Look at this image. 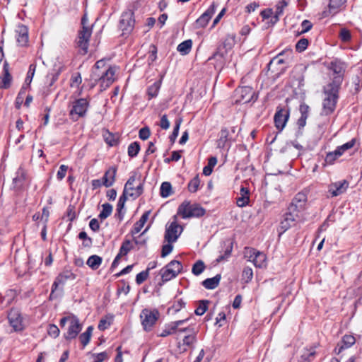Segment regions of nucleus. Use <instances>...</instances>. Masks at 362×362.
Returning <instances> with one entry per match:
<instances>
[{
	"label": "nucleus",
	"mask_w": 362,
	"mask_h": 362,
	"mask_svg": "<svg viewBox=\"0 0 362 362\" xmlns=\"http://www.w3.org/2000/svg\"><path fill=\"white\" fill-rule=\"evenodd\" d=\"M339 89L340 88L329 85L324 87L325 97L322 101L321 115L328 116L334 112L339 98Z\"/></svg>",
	"instance_id": "obj_1"
},
{
	"label": "nucleus",
	"mask_w": 362,
	"mask_h": 362,
	"mask_svg": "<svg viewBox=\"0 0 362 362\" xmlns=\"http://www.w3.org/2000/svg\"><path fill=\"white\" fill-rule=\"evenodd\" d=\"M177 214L181 216L184 219L192 217H202L205 214V209L199 204L190 202H183L177 209Z\"/></svg>",
	"instance_id": "obj_2"
},
{
	"label": "nucleus",
	"mask_w": 362,
	"mask_h": 362,
	"mask_svg": "<svg viewBox=\"0 0 362 362\" xmlns=\"http://www.w3.org/2000/svg\"><path fill=\"white\" fill-rule=\"evenodd\" d=\"M90 107V99L78 98L74 100L71 103L69 110V117L76 122L80 118H84L87 115L88 110Z\"/></svg>",
	"instance_id": "obj_3"
},
{
	"label": "nucleus",
	"mask_w": 362,
	"mask_h": 362,
	"mask_svg": "<svg viewBox=\"0 0 362 362\" xmlns=\"http://www.w3.org/2000/svg\"><path fill=\"white\" fill-rule=\"evenodd\" d=\"M328 68L333 72V78L327 85L341 88L346 69V64L339 59H335L330 62Z\"/></svg>",
	"instance_id": "obj_4"
},
{
	"label": "nucleus",
	"mask_w": 362,
	"mask_h": 362,
	"mask_svg": "<svg viewBox=\"0 0 362 362\" xmlns=\"http://www.w3.org/2000/svg\"><path fill=\"white\" fill-rule=\"evenodd\" d=\"M134 6H129L123 11L119 23V28L122 32V35H129L134 28Z\"/></svg>",
	"instance_id": "obj_5"
},
{
	"label": "nucleus",
	"mask_w": 362,
	"mask_h": 362,
	"mask_svg": "<svg viewBox=\"0 0 362 362\" xmlns=\"http://www.w3.org/2000/svg\"><path fill=\"white\" fill-rule=\"evenodd\" d=\"M160 317L159 311L154 308L153 310L144 308L141 310L140 318L141 325L146 332H150L156 325Z\"/></svg>",
	"instance_id": "obj_6"
},
{
	"label": "nucleus",
	"mask_w": 362,
	"mask_h": 362,
	"mask_svg": "<svg viewBox=\"0 0 362 362\" xmlns=\"http://www.w3.org/2000/svg\"><path fill=\"white\" fill-rule=\"evenodd\" d=\"M7 319L12 327V332H21L25 329L24 318L18 308H12L8 312Z\"/></svg>",
	"instance_id": "obj_7"
},
{
	"label": "nucleus",
	"mask_w": 362,
	"mask_h": 362,
	"mask_svg": "<svg viewBox=\"0 0 362 362\" xmlns=\"http://www.w3.org/2000/svg\"><path fill=\"white\" fill-rule=\"evenodd\" d=\"M182 269V265L180 262L172 260L160 271L163 282H167L175 278Z\"/></svg>",
	"instance_id": "obj_8"
},
{
	"label": "nucleus",
	"mask_w": 362,
	"mask_h": 362,
	"mask_svg": "<svg viewBox=\"0 0 362 362\" xmlns=\"http://www.w3.org/2000/svg\"><path fill=\"white\" fill-rule=\"evenodd\" d=\"M115 71L112 67L105 68L100 71V75L91 77L95 81H99L102 90H105L114 82Z\"/></svg>",
	"instance_id": "obj_9"
},
{
	"label": "nucleus",
	"mask_w": 362,
	"mask_h": 362,
	"mask_svg": "<svg viewBox=\"0 0 362 362\" xmlns=\"http://www.w3.org/2000/svg\"><path fill=\"white\" fill-rule=\"evenodd\" d=\"M91 34L92 28L90 26L81 27V29L78 31L76 45L83 51V54H86L88 52L89 40Z\"/></svg>",
	"instance_id": "obj_10"
},
{
	"label": "nucleus",
	"mask_w": 362,
	"mask_h": 362,
	"mask_svg": "<svg viewBox=\"0 0 362 362\" xmlns=\"http://www.w3.org/2000/svg\"><path fill=\"white\" fill-rule=\"evenodd\" d=\"M81 329L82 325L80 323L79 319L76 316L72 315L68 330L64 334V337L66 340L74 339L76 338Z\"/></svg>",
	"instance_id": "obj_11"
},
{
	"label": "nucleus",
	"mask_w": 362,
	"mask_h": 362,
	"mask_svg": "<svg viewBox=\"0 0 362 362\" xmlns=\"http://www.w3.org/2000/svg\"><path fill=\"white\" fill-rule=\"evenodd\" d=\"M290 111L288 109L277 108L274 115V120L277 129L280 132L284 129L289 118Z\"/></svg>",
	"instance_id": "obj_12"
},
{
	"label": "nucleus",
	"mask_w": 362,
	"mask_h": 362,
	"mask_svg": "<svg viewBox=\"0 0 362 362\" xmlns=\"http://www.w3.org/2000/svg\"><path fill=\"white\" fill-rule=\"evenodd\" d=\"M76 279V274H74L71 270L64 269L60 272L58 276L55 278L53 284L54 288H59L60 291H63V286L69 280H74Z\"/></svg>",
	"instance_id": "obj_13"
},
{
	"label": "nucleus",
	"mask_w": 362,
	"mask_h": 362,
	"mask_svg": "<svg viewBox=\"0 0 362 362\" xmlns=\"http://www.w3.org/2000/svg\"><path fill=\"white\" fill-rule=\"evenodd\" d=\"M307 202V195L303 192H298L292 199L288 209L290 211H296L297 213L303 211Z\"/></svg>",
	"instance_id": "obj_14"
},
{
	"label": "nucleus",
	"mask_w": 362,
	"mask_h": 362,
	"mask_svg": "<svg viewBox=\"0 0 362 362\" xmlns=\"http://www.w3.org/2000/svg\"><path fill=\"white\" fill-rule=\"evenodd\" d=\"M298 216L297 212L290 211V210L288 209V211L285 213L283 216V220H281L280 223V228L281 230V233L286 232L293 225H294Z\"/></svg>",
	"instance_id": "obj_15"
},
{
	"label": "nucleus",
	"mask_w": 362,
	"mask_h": 362,
	"mask_svg": "<svg viewBox=\"0 0 362 362\" xmlns=\"http://www.w3.org/2000/svg\"><path fill=\"white\" fill-rule=\"evenodd\" d=\"M188 318H186L185 320L173 321L170 323L165 324L164 326V329L158 336L160 337H165L168 335H171L176 333L177 331V327L184 325L185 322L188 321Z\"/></svg>",
	"instance_id": "obj_16"
},
{
	"label": "nucleus",
	"mask_w": 362,
	"mask_h": 362,
	"mask_svg": "<svg viewBox=\"0 0 362 362\" xmlns=\"http://www.w3.org/2000/svg\"><path fill=\"white\" fill-rule=\"evenodd\" d=\"M16 32L18 45L21 47H27L29 42L28 27L23 24H19Z\"/></svg>",
	"instance_id": "obj_17"
},
{
	"label": "nucleus",
	"mask_w": 362,
	"mask_h": 362,
	"mask_svg": "<svg viewBox=\"0 0 362 362\" xmlns=\"http://www.w3.org/2000/svg\"><path fill=\"white\" fill-rule=\"evenodd\" d=\"M216 11V6L213 4H211L206 11L202 13L199 18L197 19L195 22V28H202L206 26L209 20L211 18L212 16L214 14Z\"/></svg>",
	"instance_id": "obj_18"
},
{
	"label": "nucleus",
	"mask_w": 362,
	"mask_h": 362,
	"mask_svg": "<svg viewBox=\"0 0 362 362\" xmlns=\"http://www.w3.org/2000/svg\"><path fill=\"white\" fill-rule=\"evenodd\" d=\"M356 342L355 337L352 335H344L341 340L337 343L334 352L335 354H340L344 350L350 348Z\"/></svg>",
	"instance_id": "obj_19"
},
{
	"label": "nucleus",
	"mask_w": 362,
	"mask_h": 362,
	"mask_svg": "<svg viewBox=\"0 0 362 362\" xmlns=\"http://www.w3.org/2000/svg\"><path fill=\"white\" fill-rule=\"evenodd\" d=\"M349 187V182L345 180L338 181L332 183L329 187V192L332 197H337L344 193Z\"/></svg>",
	"instance_id": "obj_20"
},
{
	"label": "nucleus",
	"mask_w": 362,
	"mask_h": 362,
	"mask_svg": "<svg viewBox=\"0 0 362 362\" xmlns=\"http://www.w3.org/2000/svg\"><path fill=\"white\" fill-rule=\"evenodd\" d=\"M12 81V76L9 71V64L5 61L3 66L2 75L0 76V88L7 89L10 87Z\"/></svg>",
	"instance_id": "obj_21"
},
{
	"label": "nucleus",
	"mask_w": 362,
	"mask_h": 362,
	"mask_svg": "<svg viewBox=\"0 0 362 362\" xmlns=\"http://www.w3.org/2000/svg\"><path fill=\"white\" fill-rule=\"evenodd\" d=\"M179 227V225L173 221L166 228L164 238L168 243H174L177 240L180 236L177 231Z\"/></svg>",
	"instance_id": "obj_22"
},
{
	"label": "nucleus",
	"mask_w": 362,
	"mask_h": 362,
	"mask_svg": "<svg viewBox=\"0 0 362 362\" xmlns=\"http://www.w3.org/2000/svg\"><path fill=\"white\" fill-rule=\"evenodd\" d=\"M238 94H240L239 102H242L243 103H250L255 95V92L252 88L249 86H244L238 90H236Z\"/></svg>",
	"instance_id": "obj_23"
},
{
	"label": "nucleus",
	"mask_w": 362,
	"mask_h": 362,
	"mask_svg": "<svg viewBox=\"0 0 362 362\" xmlns=\"http://www.w3.org/2000/svg\"><path fill=\"white\" fill-rule=\"evenodd\" d=\"M299 111L300 117L297 121V125L299 129H303L306 124V120L309 115L310 107L305 103L300 105Z\"/></svg>",
	"instance_id": "obj_24"
},
{
	"label": "nucleus",
	"mask_w": 362,
	"mask_h": 362,
	"mask_svg": "<svg viewBox=\"0 0 362 362\" xmlns=\"http://www.w3.org/2000/svg\"><path fill=\"white\" fill-rule=\"evenodd\" d=\"M26 175L22 168H19L16 173V176L13 179V187L15 189H21L24 185Z\"/></svg>",
	"instance_id": "obj_25"
},
{
	"label": "nucleus",
	"mask_w": 362,
	"mask_h": 362,
	"mask_svg": "<svg viewBox=\"0 0 362 362\" xmlns=\"http://www.w3.org/2000/svg\"><path fill=\"white\" fill-rule=\"evenodd\" d=\"M250 202V190L248 188L241 187L240 190V196L236 199V204L240 207H245Z\"/></svg>",
	"instance_id": "obj_26"
},
{
	"label": "nucleus",
	"mask_w": 362,
	"mask_h": 362,
	"mask_svg": "<svg viewBox=\"0 0 362 362\" xmlns=\"http://www.w3.org/2000/svg\"><path fill=\"white\" fill-rule=\"evenodd\" d=\"M221 275L220 274H216L212 278H208L202 282V285L206 289H214L216 288L221 281Z\"/></svg>",
	"instance_id": "obj_27"
},
{
	"label": "nucleus",
	"mask_w": 362,
	"mask_h": 362,
	"mask_svg": "<svg viewBox=\"0 0 362 362\" xmlns=\"http://www.w3.org/2000/svg\"><path fill=\"white\" fill-rule=\"evenodd\" d=\"M292 54V50L290 49H285L281 52L277 56L274 57L269 64L276 63V64H285L288 59V57Z\"/></svg>",
	"instance_id": "obj_28"
},
{
	"label": "nucleus",
	"mask_w": 362,
	"mask_h": 362,
	"mask_svg": "<svg viewBox=\"0 0 362 362\" xmlns=\"http://www.w3.org/2000/svg\"><path fill=\"white\" fill-rule=\"evenodd\" d=\"M149 214V211L144 212L139 218V220L134 223L133 229L131 231L133 235L141 231V228L144 227V224L147 221Z\"/></svg>",
	"instance_id": "obj_29"
},
{
	"label": "nucleus",
	"mask_w": 362,
	"mask_h": 362,
	"mask_svg": "<svg viewBox=\"0 0 362 362\" xmlns=\"http://www.w3.org/2000/svg\"><path fill=\"white\" fill-rule=\"evenodd\" d=\"M127 199V197L125 194H122L117 202V213L115 214V217L119 219V221H122L124 216V211H123L124 207V204Z\"/></svg>",
	"instance_id": "obj_30"
},
{
	"label": "nucleus",
	"mask_w": 362,
	"mask_h": 362,
	"mask_svg": "<svg viewBox=\"0 0 362 362\" xmlns=\"http://www.w3.org/2000/svg\"><path fill=\"white\" fill-rule=\"evenodd\" d=\"M255 255L254 256V259H252V263L256 267L258 268H263L266 267V259L267 257L266 255L260 252L259 250H257L255 252Z\"/></svg>",
	"instance_id": "obj_31"
},
{
	"label": "nucleus",
	"mask_w": 362,
	"mask_h": 362,
	"mask_svg": "<svg viewBox=\"0 0 362 362\" xmlns=\"http://www.w3.org/2000/svg\"><path fill=\"white\" fill-rule=\"evenodd\" d=\"M342 156L341 152L337 148L334 151H330L327 153L325 159V165H333L334 163V161Z\"/></svg>",
	"instance_id": "obj_32"
},
{
	"label": "nucleus",
	"mask_w": 362,
	"mask_h": 362,
	"mask_svg": "<svg viewBox=\"0 0 362 362\" xmlns=\"http://www.w3.org/2000/svg\"><path fill=\"white\" fill-rule=\"evenodd\" d=\"M163 76L164 74L160 75V80L154 82L148 88L147 93L150 98H155L158 95Z\"/></svg>",
	"instance_id": "obj_33"
},
{
	"label": "nucleus",
	"mask_w": 362,
	"mask_h": 362,
	"mask_svg": "<svg viewBox=\"0 0 362 362\" xmlns=\"http://www.w3.org/2000/svg\"><path fill=\"white\" fill-rule=\"evenodd\" d=\"M93 330V327L89 326L83 333L80 334L79 340L83 345V348H84L90 342Z\"/></svg>",
	"instance_id": "obj_34"
},
{
	"label": "nucleus",
	"mask_w": 362,
	"mask_h": 362,
	"mask_svg": "<svg viewBox=\"0 0 362 362\" xmlns=\"http://www.w3.org/2000/svg\"><path fill=\"white\" fill-rule=\"evenodd\" d=\"M136 173H134L132 175L129 177L127 182H126L122 194H125L127 197L129 196V193L135 192V187L134 183L136 180Z\"/></svg>",
	"instance_id": "obj_35"
},
{
	"label": "nucleus",
	"mask_w": 362,
	"mask_h": 362,
	"mask_svg": "<svg viewBox=\"0 0 362 362\" xmlns=\"http://www.w3.org/2000/svg\"><path fill=\"white\" fill-rule=\"evenodd\" d=\"M102 263V258L98 255H93L88 257L86 264L92 269H97Z\"/></svg>",
	"instance_id": "obj_36"
},
{
	"label": "nucleus",
	"mask_w": 362,
	"mask_h": 362,
	"mask_svg": "<svg viewBox=\"0 0 362 362\" xmlns=\"http://www.w3.org/2000/svg\"><path fill=\"white\" fill-rule=\"evenodd\" d=\"M173 194L172 185L169 182H163L160 188V194L163 198H167Z\"/></svg>",
	"instance_id": "obj_37"
},
{
	"label": "nucleus",
	"mask_w": 362,
	"mask_h": 362,
	"mask_svg": "<svg viewBox=\"0 0 362 362\" xmlns=\"http://www.w3.org/2000/svg\"><path fill=\"white\" fill-rule=\"evenodd\" d=\"M192 42L191 40H187L178 45L177 49L182 54H188L192 49Z\"/></svg>",
	"instance_id": "obj_38"
},
{
	"label": "nucleus",
	"mask_w": 362,
	"mask_h": 362,
	"mask_svg": "<svg viewBox=\"0 0 362 362\" xmlns=\"http://www.w3.org/2000/svg\"><path fill=\"white\" fill-rule=\"evenodd\" d=\"M102 211L98 215L100 220H105L109 217L112 212V206L109 203H105L102 205Z\"/></svg>",
	"instance_id": "obj_39"
},
{
	"label": "nucleus",
	"mask_w": 362,
	"mask_h": 362,
	"mask_svg": "<svg viewBox=\"0 0 362 362\" xmlns=\"http://www.w3.org/2000/svg\"><path fill=\"white\" fill-rule=\"evenodd\" d=\"M132 249H134V245L132 242L129 240H124L122 243L118 254L120 255L121 256H125Z\"/></svg>",
	"instance_id": "obj_40"
},
{
	"label": "nucleus",
	"mask_w": 362,
	"mask_h": 362,
	"mask_svg": "<svg viewBox=\"0 0 362 362\" xmlns=\"http://www.w3.org/2000/svg\"><path fill=\"white\" fill-rule=\"evenodd\" d=\"M140 151V144L138 141L131 143L128 146V156L130 158L136 157Z\"/></svg>",
	"instance_id": "obj_41"
},
{
	"label": "nucleus",
	"mask_w": 362,
	"mask_h": 362,
	"mask_svg": "<svg viewBox=\"0 0 362 362\" xmlns=\"http://www.w3.org/2000/svg\"><path fill=\"white\" fill-rule=\"evenodd\" d=\"M200 180L199 175H197L193 179H192L188 184V190L192 192H196L199 187Z\"/></svg>",
	"instance_id": "obj_42"
},
{
	"label": "nucleus",
	"mask_w": 362,
	"mask_h": 362,
	"mask_svg": "<svg viewBox=\"0 0 362 362\" xmlns=\"http://www.w3.org/2000/svg\"><path fill=\"white\" fill-rule=\"evenodd\" d=\"M205 269V264L202 260L197 261L192 266V272L195 276L201 274Z\"/></svg>",
	"instance_id": "obj_43"
},
{
	"label": "nucleus",
	"mask_w": 362,
	"mask_h": 362,
	"mask_svg": "<svg viewBox=\"0 0 362 362\" xmlns=\"http://www.w3.org/2000/svg\"><path fill=\"white\" fill-rule=\"evenodd\" d=\"M209 303L208 300H200L198 307L194 310L195 314L199 316L204 315L208 309Z\"/></svg>",
	"instance_id": "obj_44"
},
{
	"label": "nucleus",
	"mask_w": 362,
	"mask_h": 362,
	"mask_svg": "<svg viewBox=\"0 0 362 362\" xmlns=\"http://www.w3.org/2000/svg\"><path fill=\"white\" fill-rule=\"evenodd\" d=\"M181 123H182V119L181 118L176 119L175 124V127L173 128V131L172 134L169 136V139H170V141L172 143L175 142V141L176 140V139H177V137L178 136L179 130H180V127Z\"/></svg>",
	"instance_id": "obj_45"
},
{
	"label": "nucleus",
	"mask_w": 362,
	"mask_h": 362,
	"mask_svg": "<svg viewBox=\"0 0 362 362\" xmlns=\"http://www.w3.org/2000/svg\"><path fill=\"white\" fill-rule=\"evenodd\" d=\"M228 131L226 128H223L220 132V138L218 141V147H224L226 141H228Z\"/></svg>",
	"instance_id": "obj_46"
},
{
	"label": "nucleus",
	"mask_w": 362,
	"mask_h": 362,
	"mask_svg": "<svg viewBox=\"0 0 362 362\" xmlns=\"http://www.w3.org/2000/svg\"><path fill=\"white\" fill-rule=\"evenodd\" d=\"M253 277V271L250 267H245L242 273V279L246 283H248L252 280Z\"/></svg>",
	"instance_id": "obj_47"
},
{
	"label": "nucleus",
	"mask_w": 362,
	"mask_h": 362,
	"mask_svg": "<svg viewBox=\"0 0 362 362\" xmlns=\"http://www.w3.org/2000/svg\"><path fill=\"white\" fill-rule=\"evenodd\" d=\"M150 270L151 268H147L146 270L141 272L136 275V282L137 284L140 285L147 279Z\"/></svg>",
	"instance_id": "obj_48"
},
{
	"label": "nucleus",
	"mask_w": 362,
	"mask_h": 362,
	"mask_svg": "<svg viewBox=\"0 0 362 362\" xmlns=\"http://www.w3.org/2000/svg\"><path fill=\"white\" fill-rule=\"evenodd\" d=\"M35 69H36V65L35 64H30L28 71V73H27V75H26V77L25 79V81L26 82V85H30V83L33 81V76L35 75Z\"/></svg>",
	"instance_id": "obj_49"
},
{
	"label": "nucleus",
	"mask_w": 362,
	"mask_h": 362,
	"mask_svg": "<svg viewBox=\"0 0 362 362\" xmlns=\"http://www.w3.org/2000/svg\"><path fill=\"white\" fill-rule=\"evenodd\" d=\"M308 44H309V41L308 39L301 38L297 42V43L296 45V50L298 52H302L307 49Z\"/></svg>",
	"instance_id": "obj_50"
},
{
	"label": "nucleus",
	"mask_w": 362,
	"mask_h": 362,
	"mask_svg": "<svg viewBox=\"0 0 362 362\" xmlns=\"http://www.w3.org/2000/svg\"><path fill=\"white\" fill-rule=\"evenodd\" d=\"M105 62L103 60H99L96 62L95 64L91 73V77H94L95 75H100V71H101L100 69H104L105 66Z\"/></svg>",
	"instance_id": "obj_51"
},
{
	"label": "nucleus",
	"mask_w": 362,
	"mask_h": 362,
	"mask_svg": "<svg viewBox=\"0 0 362 362\" xmlns=\"http://www.w3.org/2000/svg\"><path fill=\"white\" fill-rule=\"evenodd\" d=\"M105 141L110 146H116L118 144V139L112 133L107 132V135H104Z\"/></svg>",
	"instance_id": "obj_52"
},
{
	"label": "nucleus",
	"mask_w": 362,
	"mask_h": 362,
	"mask_svg": "<svg viewBox=\"0 0 362 362\" xmlns=\"http://www.w3.org/2000/svg\"><path fill=\"white\" fill-rule=\"evenodd\" d=\"M257 250L253 247H245L244 249V257L250 262H252Z\"/></svg>",
	"instance_id": "obj_53"
},
{
	"label": "nucleus",
	"mask_w": 362,
	"mask_h": 362,
	"mask_svg": "<svg viewBox=\"0 0 362 362\" xmlns=\"http://www.w3.org/2000/svg\"><path fill=\"white\" fill-rule=\"evenodd\" d=\"M339 38L344 42H349L351 39L350 31L346 28L341 29L339 32Z\"/></svg>",
	"instance_id": "obj_54"
},
{
	"label": "nucleus",
	"mask_w": 362,
	"mask_h": 362,
	"mask_svg": "<svg viewBox=\"0 0 362 362\" xmlns=\"http://www.w3.org/2000/svg\"><path fill=\"white\" fill-rule=\"evenodd\" d=\"M47 333L50 337L56 338L59 335L60 331L57 325L50 324L48 326Z\"/></svg>",
	"instance_id": "obj_55"
},
{
	"label": "nucleus",
	"mask_w": 362,
	"mask_h": 362,
	"mask_svg": "<svg viewBox=\"0 0 362 362\" xmlns=\"http://www.w3.org/2000/svg\"><path fill=\"white\" fill-rule=\"evenodd\" d=\"M196 341V334L193 330L192 333H188L183 339V344L190 346Z\"/></svg>",
	"instance_id": "obj_56"
},
{
	"label": "nucleus",
	"mask_w": 362,
	"mask_h": 362,
	"mask_svg": "<svg viewBox=\"0 0 362 362\" xmlns=\"http://www.w3.org/2000/svg\"><path fill=\"white\" fill-rule=\"evenodd\" d=\"M151 135V131L149 127H144L141 129H140L139 132V136L141 140H146L149 138Z\"/></svg>",
	"instance_id": "obj_57"
},
{
	"label": "nucleus",
	"mask_w": 362,
	"mask_h": 362,
	"mask_svg": "<svg viewBox=\"0 0 362 362\" xmlns=\"http://www.w3.org/2000/svg\"><path fill=\"white\" fill-rule=\"evenodd\" d=\"M117 173V167L111 166L105 173L104 175L105 177L112 180H115V176Z\"/></svg>",
	"instance_id": "obj_58"
},
{
	"label": "nucleus",
	"mask_w": 362,
	"mask_h": 362,
	"mask_svg": "<svg viewBox=\"0 0 362 362\" xmlns=\"http://www.w3.org/2000/svg\"><path fill=\"white\" fill-rule=\"evenodd\" d=\"M346 0H329V8L330 10H337Z\"/></svg>",
	"instance_id": "obj_59"
},
{
	"label": "nucleus",
	"mask_w": 362,
	"mask_h": 362,
	"mask_svg": "<svg viewBox=\"0 0 362 362\" xmlns=\"http://www.w3.org/2000/svg\"><path fill=\"white\" fill-rule=\"evenodd\" d=\"M144 192V185L143 183H139V185L135 187V192L129 193V196L132 197L133 199H136L139 197Z\"/></svg>",
	"instance_id": "obj_60"
},
{
	"label": "nucleus",
	"mask_w": 362,
	"mask_h": 362,
	"mask_svg": "<svg viewBox=\"0 0 362 362\" xmlns=\"http://www.w3.org/2000/svg\"><path fill=\"white\" fill-rule=\"evenodd\" d=\"M62 68H59L57 71H54V73H51L47 75V78H50L49 86H52L53 84L58 80Z\"/></svg>",
	"instance_id": "obj_61"
},
{
	"label": "nucleus",
	"mask_w": 362,
	"mask_h": 362,
	"mask_svg": "<svg viewBox=\"0 0 362 362\" xmlns=\"http://www.w3.org/2000/svg\"><path fill=\"white\" fill-rule=\"evenodd\" d=\"M355 144V139H353L350 140L349 141L344 144L341 146H338V149L343 154L346 150L351 148Z\"/></svg>",
	"instance_id": "obj_62"
},
{
	"label": "nucleus",
	"mask_w": 362,
	"mask_h": 362,
	"mask_svg": "<svg viewBox=\"0 0 362 362\" xmlns=\"http://www.w3.org/2000/svg\"><path fill=\"white\" fill-rule=\"evenodd\" d=\"M288 5V1L281 0L276 6V13L277 15L281 16L283 13L284 8Z\"/></svg>",
	"instance_id": "obj_63"
},
{
	"label": "nucleus",
	"mask_w": 362,
	"mask_h": 362,
	"mask_svg": "<svg viewBox=\"0 0 362 362\" xmlns=\"http://www.w3.org/2000/svg\"><path fill=\"white\" fill-rule=\"evenodd\" d=\"M171 243H168V244L163 245L161 250L162 257H166L173 251V246Z\"/></svg>",
	"instance_id": "obj_64"
}]
</instances>
